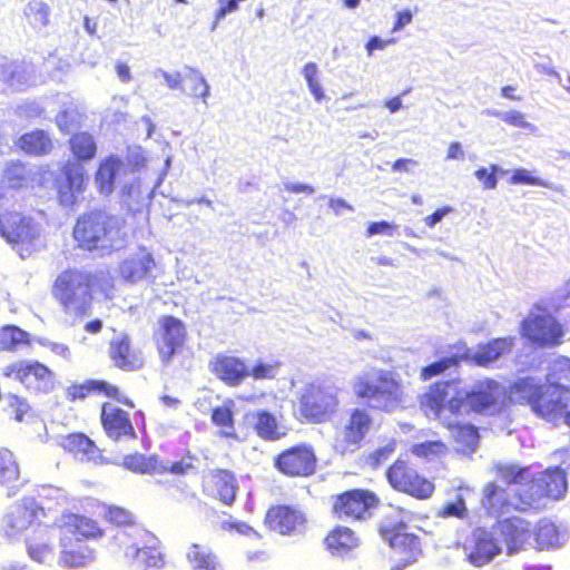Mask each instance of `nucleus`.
Wrapping results in <instances>:
<instances>
[{"mask_svg": "<svg viewBox=\"0 0 570 570\" xmlns=\"http://www.w3.org/2000/svg\"><path fill=\"white\" fill-rule=\"evenodd\" d=\"M498 383L493 380H482L465 390L460 379L439 380L431 383L417 402L420 410L426 416H440L448 412L454 417L470 413H483L497 403Z\"/></svg>", "mask_w": 570, "mask_h": 570, "instance_id": "obj_1", "label": "nucleus"}, {"mask_svg": "<svg viewBox=\"0 0 570 570\" xmlns=\"http://www.w3.org/2000/svg\"><path fill=\"white\" fill-rule=\"evenodd\" d=\"M122 220L107 210L94 209L78 217L73 238L81 249L100 256L120 249L124 244Z\"/></svg>", "mask_w": 570, "mask_h": 570, "instance_id": "obj_2", "label": "nucleus"}, {"mask_svg": "<svg viewBox=\"0 0 570 570\" xmlns=\"http://www.w3.org/2000/svg\"><path fill=\"white\" fill-rule=\"evenodd\" d=\"M511 393L518 403L530 405L540 417L549 421L561 417L570 405V387L560 384H537L530 377L517 380Z\"/></svg>", "mask_w": 570, "mask_h": 570, "instance_id": "obj_3", "label": "nucleus"}, {"mask_svg": "<svg viewBox=\"0 0 570 570\" xmlns=\"http://www.w3.org/2000/svg\"><path fill=\"white\" fill-rule=\"evenodd\" d=\"M353 391L358 400L365 401L373 410L390 412L404 401L403 386L391 372L379 371L370 375L357 376L353 383Z\"/></svg>", "mask_w": 570, "mask_h": 570, "instance_id": "obj_4", "label": "nucleus"}, {"mask_svg": "<svg viewBox=\"0 0 570 570\" xmlns=\"http://www.w3.org/2000/svg\"><path fill=\"white\" fill-rule=\"evenodd\" d=\"M337 389L324 382L307 383L298 396V420L303 423L323 424L337 412Z\"/></svg>", "mask_w": 570, "mask_h": 570, "instance_id": "obj_5", "label": "nucleus"}, {"mask_svg": "<svg viewBox=\"0 0 570 570\" xmlns=\"http://www.w3.org/2000/svg\"><path fill=\"white\" fill-rule=\"evenodd\" d=\"M385 478L395 492L416 500H428L435 492L433 480L421 473L416 464L407 456L394 460L387 466Z\"/></svg>", "mask_w": 570, "mask_h": 570, "instance_id": "obj_6", "label": "nucleus"}, {"mask_svg": "<svg viewBox=\"0 0 570 570\" xmlns=\"http://www.w3.org/2000/svg\"><path fill=\"white\" fill-rule=\"evenodd\" d=\"M59 497L39 495L38 499L24 497L18 501L4 517V527L10 534L28 530L33 532L43 523L49 512L56 510Z\"/></svg>", "mask_w": 570, "mask_h": 570, "instance_id": "obj_7", "label": "nucleus"}, {"mask_svg": "<svg viewBox=\"0 0 570 570\" xmlns=\"http://www.w3.org/2000/svg\"><path fill=\"white\" fill-rule=\"evenodd\" d=\"M563 325L542 307H535L520 324V335L540 348L559 346L563 342Z\"/></svg>", "mask_w": 570, "mask_h": 570, "instance_id": "obj_8", "label": "nucleus"}, {"mask_svg": "<svg viewBox=\"0 0 570 570\" xmlns=\"http://www.w3.org/2000/svg\"><path fill=\"white\" fill-rule=\"evenodd\" d=\"M2 375L16 380L36 395L48 394L56 387L55 372L37 360L11 363L3 368Z\"/></svg>", "mask_w": 570, "mask_h": 570, "instance_id": "obj_9", "label": "nucleus"}, {"mask_svg": "<svg viewBox=\"0 0 570 570\" xmlns=\"http://www.w3.org/2000/svg\"><path fill=\"white\" fill-rule=\"evenodd\" d=\"M380 503L376 493L368 489H350L332 497L331 513L338 520L363 521Z\"/></svg>", "mask_w": 570, "mask_h": 570, "instance_id": "obj_10", "label": "nucleus"}, {"mask_svg": "<svg viewBox=\"0 0 570 570\" xmlns=\"http://www.w3.org/2000/svg\"><path fill=\"white\" fill-rule=\"evenodd\" d=\"M567 490L566 474L559 468L548 469L538 478L531 475L529 490L518 491L517 511H529L535 508L541 498L559 499Z\"/></svg>", "mask_w": 570, "mask_h": 570, "instance_id": "obj_11", "label": "nucleus"}, {"mask_svg": "<svg viewBox=\"0 0 570 570\" xmlns=\"http://www.w3.org/2000/svg\"><path fill=\"white\" fill-rule=\"evenodd\" d=\"M318 459L312 444L302 442L278 452L273 459L274 469L291 479H304L315 474Z\"/></svg>", "mask_w": 570, "mask_h": 570, "instance_id": "obj_12", "label": "nucleus"}, {"mask_svg": "<svg viewBox=\"0 0 570 570\" xmlns=\"http://www.w3.org/2000/svg\"><path fill=\"white\" fill-rule=\"evenodd\" d=\"M0 234L8 243L19 245L20 256L30 255L41 244V226L20 213L0 214Z\"/></svg>", "mask_w": 570, "mask_h": 570, "instance_id": "obj_13", "label": "nucleus"}, {"mask_svg": "<svg viewBox=\"0 0 570 570\" xmlns=\"http://www.w3.org/2000/svg\"><path fill=\"white\" fill-rule=\"evenodd\" d=\"M188 331L185 322L174 315H161L154 331V340L160 362L169 365L174 356L180 353L187 342Z\"/></svg>", "mask_w": 570, "mask_h": 570, "instance_id": "obj_14", "label": "nucleus"}, {"mask_svg": "<svg viewBox=\"0 0 570 570\" xmlns=\"http://www.w3.org/2000/svg\"><path fill=\"white\" fill-rule=\"evenodd\" d=\"M382 540L401 557L403 566L414 562L421 552L420 538L407 532V524L400 519L384 518L377 525Z\"/></svg>", "mask_w": 570, "mask_h": 570, "instance_id": "obj_15", "label": "nucleus"}, {"mask_svg": "<svg viewBox=\"0 0 570 570\" xmlns=\"http://www.w3.org/2000/svg\"><path fill=\"white\" fill-rule=\"evenodd\" d=\"M99 421L105 435L112 442L132 441L137 439V432L127 406L116 401L101 402L99 407Z\"/></svg>", "mask_w": 570, "mask_h": 570, "instance_id": "obj_16", "label": "nucleus"}, {"mask_svg": "<svg viewBox=\"0 0 570 570\" xmlns=\"http://www.w3.org/2000/svg\"><path fill=\"white\" fill-rule=\"evenodd\" d=\"M373 425V419L365 409L355 407L348 412V417L341 431L335 435L334 448L341 454L358 450Z\"/></svg>", "mask_w": 570, "mask_h": 570, "instance_id": "obj_17", "label": "nucleus"}, {"mask_svg": "<svg viewBox=\"0 0 570 570\" xmlns=\"http://www.w3.org/2000/svg\"><path fill=\"white\" fill-rule=\"evenodd\" d=\"M263 523L271 532L283 537H293L304 531L307 517L296 505L278 503L267 508Z\"/></svg>", "mask_w": 570, "mask_h": 570, "instance_id": "obj_18", "label": "nucleus"}, {"mask_svg": "<svg viewBox=\"0 0 570 570\" xmlns=\"http://www.w3.org/2000/svg\"><path fill=\"white\" fill-rule=\"evenodd\" d=\"M94 393L102 394L106 399L116 401L117 403L135 409L136 404L120 386L105 380L89 379L83 382H75L65 390V397L68 402L83 401Z\"/></svg>", "mask_w": 570, "mask_h": 570, "instance_id": "obj_19", "label": "nucleus"}, {"mask_svg": "<svg viewBox=\"0 0 570 570\" xmlns=\"http://www.w3.org/2000/svg\"><path fill=\"white\" fill-rule=\"evenodd\" d=\"M493 530L498 541L504 547L509 556L524 550L533 534L531 523L514 515L497 520Z\"/></svg>", "mask_w": 570, "mask_h": 570, "instance_id": "obj_20", "label": "nucleus"}, {"mask_svg": "<svg viewBox=\"0 0 570 570\" xmlns=\"http://www.w3.org/2000/svg\"><path fill=\"white\" fill-rule=\"evenodd\" d=\"M239 490L235 473L228 469H213L202 480V491L222 505L232 507Z\"/></svg>", "mask_w": 570, "mask_h": 570, "instance_id": "obj_21", "label": "nucleus"}, {"mask_svg": "<svg viewBox=\"0 0 570 570\" xmlns=\"http://www.w3.org/2000/svg\"><path fill=\"white\" fill-rule=\"evenodd\" d=\"M108 357L112 366L122 372H136L145 366V357L128 334H121L109 341Z\"/></svg>", "mask_w": 570, "mask_h": 570, "instance_id": "obj_22", "label": "nucleus"}, {"mask_svg": "<svg viewBox=\"0 0 570 570\" xmlns=\"http://www.w3.org/2000/svg\"><path fill=\"white\" fill-rule=\"evenodd\" d=\"M60 446L65 452L81 461L98 465H106L110 460L104 455V451L83 432H71L60 439Z\"/></svg>", "mask_w": 570, "mask_h": 570, "instance_id": "obj_23", "label": "nucleus"}, {"mask_svg": "<svg viewBox=\"0 0 570 570\" xmlns=\"http://www.w3.org/2000/svg\"><path fill=\"white\" fill-rule=\"evenodd\" d=\"M0 81L13 91H23L36 81V69L26 60L0 57Z\"/></svg>", "mask_w": 570, "mask_h": 570, "instance_id": "obj_24", "label": "nucleus"}, {"mask_svg": "<svg viewBox=\"0 0 570 570\" xmlns=\"http://www.w3.org/2000/svg\"><path fill=\"white\" fill-rule=\"evenodd\" d=\"M209 371L227 386H238L247 379V365L237 356L219 353L209 362Z\"/></svg>", "mask_w": 570, "mask_h": 570, "instance_id": "obj_25", "label": "nucleus"}, {"mask_svg": "<svg viewBox=\"0 0 570 570\" xmlns=\"http://www.w3.org/2000/svg\"><path fill=\"white\" fill-rule=\"evenodd\" d=\"M87 178L85 168L78 163L63 167L62 178L58 181V194L61 205L69 207L76 204L78 196L85 189Z\"/></svg>", "mask_w": 570, "mask_h": 570, "instance_id": "obj_26", "label": "nucleus"}, {"mask_svg": "<svg viewBox=\"0 0 570 570\" xmlns=\"http://www.w3.org/2000/svg\"><path fill=\"white\" fill-rule=\"evenodd\" d=\"M132 169L117 157H109L102 161L96 174V185L102 195H110L117 185L122 186L129 171Z\"/></svg>", "mask_w": 570, "mask_h": 570, "instance_id": "obj_27", "label": "nucleus"}, {"mask_svg": "<svg viewBox=\"0 0 570 570\" xmlns=\"http://www.w3.org/2000/svg\"><path fill=\"white\" fill-rule=\"evenodd\" d=\"M95 559V550L80 538L66 535L60 539L59 564L63 568H81Z\"/></svg>", "mask_w": 570, "mask_h": 570, "instance_id": "obj_28", "label": "nucleus"}, {"mask_svg": "<svg viewBox=\"0 0 570 570\" xmlns=\"http://www.w3.org/2000/svg\"><path fill=\"white\" fill-rule=\"evenodd\" d=\"M55 297L68 313L86 316L91 311L92 293L90 287H57Z\"/></svg>", "mask_w": 570, "mask_h": 570, "instance_id": "obj_29", "label": "nucleus"}, {"mask_svg": "<svg viewBox=\"0 0 570 570\" xmlns=\"http://www.w3.org/2000/svg\"><path fill=\"white\" fill-rule=\"evenodd\" d=\"M358 534L350 527L336 524L323 538V544L332 556L343 557L360 546Z\"/></svg>", "mask_w": 570, "mask_h": 570, "instance_id": "obj_30", "label": "nucleus"}, {"mask_svg": "<svg viewBox=\"0 0 570 570\" xmlns=\"http://www.w3.org/2000/svg\"><path fill=\"white\" fill-rule=\"evenodd\" d=\"M515 503L509 499L508 491L500 487L497 482H487L482 488L481 507L484 509L489 517H499L509 513L515 509Z\"/></svg>", "mask_w": 570, "mask_h": 570, "instance_id": "obj_31", "label": "nucleus"}, {"mask_svg": "<svg viewBox=\"0 0 570 570\" xmlns=\"http://www.w3.org/2000/svg\"><path fill=\"white\" fill-rule=\"evenodd\" d=\"M439 420L442 426L449 430L453 440L462 450H473L479 441V431L475 425L459 421L448 412H442L440 416H432Z\"/></svg>", "mask_w": 570, "mask_h": 570, "instance_id": "obj_32", "label": "nucleus"}, {"mask_svg": "<svg viewBox=\"0 0 570 570\" xmlns=\"http://www.w3.org/2000/svg\"><path fill=\"white\" fill-rule=\"evenodd\" d=\"M500 552L501 548L498 544V538H493L485 530H480L474 533L473 547L468 554V561L475 567H481L489 563Z\"/></svg>", "mask_w": 570, "mask_h": 570, "instance_id": "obj_33", "label": "nucleus"}, {"mask_svg": "<svg viewBox=\"0 0 570 570\" xmlns=\"http://www.w3.org/2000/svg\"><path fill=\"white\" fill-rule=\"evenodd\" d=\"M62 527L73 538H80L85 542L86 540L99 539L104 535V530L97 521L76 513L63 514Z\"/></svg>", "mask_w": 570, "mask_h": 570, "instance_id": "obj_34", "label": "nucleus"}, {"mask_svg": "<svg viewBox=\"0 0 570 570\" xmlns=\"http://www.w3.org/2000/svg\"><path fill=\"white\" fill-rule=\"evenodd\" d=\"M191 570H222L218 554L205 543L193 542L185 553Z\"/></svg>", "mask_w": 570, "mask_h": 570, "instance_id": "obj_35", "label": "nucleus"}, {"mask_svg": "<svg viewBox=\"0 0 570 570\" xmlns=\"http://www.w3.org/2000/svg\"><path fill=\"white\" fill-rule=\"evenodd\" d=\"M512 348V340L508 337H500L491 340L484 344H480L476 351L468 360L479 366H488L497 361L504 353L510 352Z\"/></svg>", "mask_w": 570, "mask_h": 570, "instance_id": "obj_36", "label": "nucleus"}, {"mask_svg": "<svg viewBox=\"0 0 570 570\" xmlns=\"http://www.w3.org/2000/svg\"><path fill=\"white\" fill-rule=\"evenodd\" d=\"M121 199L129 210H138L146 200L151 198L153 190L142 189L139 179L136 176V169L129 171L127 179L121 186Z\"/></svg>", "mask_w": 570, "mask_h": 570, "instance_id": "obj_37", "label": "nucleus"}, {"mask_svg": "<svg viewBox=\"0 0 570 570\" xmlns=\"http://www.w3.org/2000/svg\"><path fill=\"white\" fill-rule=\"evenodd\" d=\"M155 266L150 254L126 259L120 265V275L129 283L148 282L151 268Z\"/></svg>", "mask_w": 570, "mask_h": 570, "instance_id": "obj_38", "label": "nucleus"}, {"mask_svg": "<svg viewBox=\"0 0 570 570\" xmlns=\"http://www.w3.org/2000/svg\"><path fill=\"white\" fill-rule=\"evenodd\" d=\"M210 421L216 428H218L219 438L227 440H238V434L235 429L232 401L213 407L210 410Z\"/></svg>", "mask_w": 570, "mask_h": 570, "instance_id": "obj_39", "label": "nucleus"}, {"mask_svg": "<svg viewBox=\"0 0 570 570\" xmlns=\"http://www.w3.org/2000/svg\"><path fill=\"white\" fill-rule=\"evenodd\" d=\"M28 556L36 562L45 563L53 558L55 546L47 531H35L27 538Z\"/></svg>", "mask_w": 570, "mask_h": 570, "instance_id": "obj_40", "label": "nucleus"}, {"mask_svg": "<svg viewBox=\"0 0 570 570\" xmlns=\"http://www.w3.org/2000/svg\"><path fill=\"white\" fill-rule=\"evenodd\" d=\"M31 335L17 325L0 327V351L14 353L23 346H30Z\"/></svg>", "mask_w": 570, "mask_h": 570, "instance_id": "obj_41", "label": "nucleus"}, {"mask_svg": "<svg viewBox=\"0 0 570 570\" xmlns=\"http://www.w3.org/2000/svg\"><path fill=\"white\" fill-rule=\"evenodd\" d=\"M252 416L255 420L254 430L261 439L276 441L284 435L283 432H279L278 421L273 413L259 410L253 413Z\"/></svg>", "mask_w": 570, "mask_h": 570, "instance_id": "obj_42", "label": "nucleus"}, {"mask_svg": "<svg viewBox=\"0 0 570 570\" xmlns=\"http://www.w3.org/2000/svg\"><path fill=\"white\" fill-rule=\"evenodd\" d=\"M157 454L146 455L144 453L134 452L124 455L119 463L125 470H128L136 474H156L157 466Z\"/></svg>", "mask_w": 570, "mask_h": 570, "instance_id": "obj_43", "label": "nucleus"}, {"mask_svg": "<svg viewBox=\"0 0 570 570\" xmlns=\"http://www.w3.org/2000/svg\"><path fill=\"white\" fill-rule=\"evenodd\" d=\"M187 75L184 76L181 91L189 97L202 98L207 105L209 97V85L198 69L187 67Z\"/></svg>", "mask_w": 570, "mask_h": 570, "instance_id": "obj_44", "label": "nucleus"}, {"mask_svg": "<svg viewBox=\"0 0 570 570\" xmlns=\"http://www.w3.org/2000/svg\"><path fill=\"white\" fill-rule=\"evenodd\" d=\"M495 476L504 484H524L525 489L529 490V481L531 480V475L529 473L528 468H520L515 464H505L500 463L494 468Z\"/></svg>", "mask_w": 570, "mask_h": 570, "instance_id": "obj_45", "label": "nucleus"}, {"mask_svg": "<svg viewBox=\"0 0 570 570\" xmlns=\"http://www.w3.org/2000/svg\"><path fill=\"white\" fill-rule=\"evenodd\" d=\"M465 360H468V352L442 357L426 366H423L420 370V379L422 381H428L434 376L444 374L448 370L459 366L460 363Z\"/></svg>", "mask_w": 570, "mask_h": 570, "instance_id": "obj_46", "label": "nucleus"}, {"mask_svg": "<svg viewBox=\"0 0 570 570\" xmlns=\"http://www.w3.org/2000/svg\"><path fill=\"white\" fill-rule=\"evenodd\" d=\"M134 558L144 570H159L165 567V554L157 546L136 548Z\"/></svg>", "mask_w": 570, "mask_h": 570, "instance_id": "obj_47", "label": "nucleus"}, {"mask_svg": "<svg viewBox=\"0 0 570 570\" xmlns=\"http://www.w3.org/2000/svg\"><path fill=\"white\" fill-rule=\"evenodd\" d=\"M19 465L8 449L0 448V484L13 488L19 480Z\"/></svg>", "mask_w": 570, "mask_h": 570, "instance_id": "obj_48", "label": "nucleus"}, {"mask_svg": "<svg viewBox=\"0 0 570 570\" xmlns=\"http://www.w3.org/2000/svg\"><path fill=\"white\" fill-rule=\"evenodd\" d=\"M19 144L24 151L41 155L49 150L51 141L43 130H35L23 135Z\"/></svg>", "mask_w": 570, "mask_h": 570, "instance_id": "obj_49", "label": "nucleus"}, {"mask_svg": "<svg viewBox=\"0 0 570 570\" xmlns=\"http://www.w3.org/2000/svg\"><path fill=\"white\" fill-rule=\"evenodd\" d=\"M102 278H98L86 271L68 269L62 272L56 279L53 285H101Z\"/></svg>", "mask_w": 570, "mask_h": 570, "instance_id": "obj_50", "label": "nucleus"}, {"mask_svg": "<svg viewBox=\"0 0 570 570\" xmlns=\"http://www.w3.org/2000/svg\"><path fill=\"white\" fill-rule=\"evenodd\" d=\"M72 154L80 160H89L96 155L94 137L87 132L76 134L70 138Z\"/></svg>", "mask_w": 570, "mask_h": 570, "instance_id": "obj_51", "label": "nucleus"}, {"mask_svg": "<svg viewBox=\"0 0 570 570\" xmlns=\"http://www.w3.org/2000/svg\"><path fill=\"white\" fill-rule=\"evenodd\" d=\"M537 543L541 549H550L561 543V532L552 522H541L534 531Z\"/></svg>", "mask_w": 570, "mask_h": 570, "instance_id": "obj_52", "label": "nucleus"}, {"mask_svg": "<svg viewBox=\"0 0 570 570\" xmlns=\"http://www.w3.org/2000/svg\"><path fill=\"white\" fill-rule=\"evenodd\" d=\"M24 14L35 28H43L49 23L50 7L42 0H31L24 9Z\"/></svg>", "mask_w": 570, "mask_h": 570, "instance_id": "obj_53", "label": "nucleus"}, {"mask_svg": "<svg viewBox=\"0 0 570 570\" xmlns=\"http://www.w3.org/2000/svg\"><path fill=\"white\" fill-rule=\"evenodd\" d=\"M302 75L307 83V87L316 101H322L325 98V92L321 82L317 79L318 67L315 62H307L303 69Z\"/></svg>", "mask_w": 570, "mask_h": 570, "instance_id": "obj_54", "label": "nucleus"}, {"mask_svg": "<svg viewBox=\"0 0 570 570\" xmlns=\"http://www.w3.org/2000/svg\"><path fill=\"white\" fill-rule=\"evenodd\" d=\"M24 181L26 168L22 164L11 163L6 167L3 171L2 184H4L8 188H20Z\"/></svg>", "mask_w": 570, "mask_h": 570, "instance_id": "obj_55", "label": "nucleus"}, {"mask_svg": "<svg viewBox=\"0 0 570 570\" xmlns=\"http://www.w3.org/2000/svg\"><path fill=\"white\" fill-rule=\"evenodd\" d=\"M156 469H157L156 474L169 473V474H173L176 476H184V475H187L190 471H193L195 469V466L191 463V461H185V460L176 461V462L168 464V463L164 462L163 460H160V458L158 456Z\"/></svg>", "mask_w": 570, "mask_h": 570, "instance_id": "obj_56", "label": "nucleus"}, {"mask_svg": "<svg viewBox=\"0 0 570 570\" xmlns=\"http://www.w3.org/2000/svg\"><path fill=\"white\" fill-rule=\"evenodd\" d=\"M7 410L17 422H22L24 416L30 411L28 401L18 394L9 393L7 395Z\"/></svg>", "mask_w": 570, "mask_h": 570, "instance_id": "obj_57", "label": "nucleus"}, {"mask_svg": "<svg viewBox=\"0 0 570 570\" xmlns=\"http://www.w3.org/2000/svg\"><path fill=\"white\" fill-rule=\"evenodd\" d=\"M278 362L265 363L257 361L250 368L247 366V377H253L256 381L259 380H273L276 376Z\"/></svg>", "mask_w": 570, "mask_h": 570, "instance_id": "obj_58", "label": "nucleus"}, {"mask_svg": "<svg viewBox=\"0 0 570 570\" xmlns=\"http://www.w3.org/2000/svg\"><path fill=\"white\" fill-rule=\"evenodd\" d=\"M80 115L73 107L61 110L56 116V124L60 131L63 134H70L78 127Z\"/></svg>", "mask_w": 570, "mask_h": 570, "instance_id": "obj_59", "label": "nucleus"}, {"mask_svg": "<svg viewBox=\"0 0 570 570\" xmlns=\"http://www.w3.org/2000/svg\"><path fill=\"white\" fill-rule=\"evenodd\" d=\"M488 115L500 118L502 121L523 129H533L534 126L525 120L524 115L520 111H499V110H488Z\"/></svg>", "mask_w": 570, "mask_h": 570, "instance_id": "obj_60", "label": "nucleus"}, {"mask_svg": "<svg viewBox=\"0 0 570 570\" xmlns=\"http://www.w3.org/2000/svg\"><path fill=\"white\" fill-rule=\"evenodd\" d=\"M468 514L469 511L462 497H458L455 501L444 503L438 512L441 518L465 519Z\"/></svg>", "mask_w": 570, "mask_h": 570, "instance_id": "obj_61", "label": "nucleus"}, {"mask_svg": "<svg viewBox=\"0 0 570 570\" xmlns=\"http://www.w3.org/2000/svg\"><path fill=\"white\" fill-rule=\"evenodd\" d=\"M504 170L498 165H490L489 168L480 167L475 170V178L483 185L485 189H494L498 185L497 174H503Z\"/></svg>", "mask_w": 570, "mask_h": 570, "instance_id": "obj_62", "label": "nucleus"}, {"mask_svg": "<svg viewBox=\"0 0 570 570\" xmlns=\"http://www.w3.org/2000/svg\"><path fill=\"white\" fill-rule=\"evenodd\" d=\"M43 112L45 109L37 100H24L14 108V114L21 119H35Z\"/></svg>", "mask_w": 570, "mask_h": 570, "instance_id": "obj_63", "label": "nucleus"}, {"mask_svg": "<svg viewBox=\"0 0 570 570\" xmlns=\"http://www.w3.org/2000/svg\"><path fill=\"white\" fill-rule=\"evenodd\" d=\"M105 519L116 525L124 527L132 523L131 514L124 508L108 507L104 513Z\"/></svg>", "mask_w": 570, "mask_h": 570, "instance_id": "obj_64", "label": "nucleus"}]
</instances>
